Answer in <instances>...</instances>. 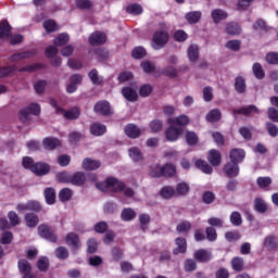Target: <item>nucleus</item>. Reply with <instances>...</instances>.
I'll list each match as a JSON object with an SVG mask.
<instances>
[{"mask_svg": "<svg viewBox=\"0 0 278 278\" xmlns=\"http://www.w3.org/2000/svg\"><path fill=\"white\" fill-rule=\"evenodd\" d=\"M168 40H169V36L166 29L156 30L153 34L151 47L155 51H160V49H164V47H166V45L168 43Z\"/></svg>", "mask_w": 278, "mask_h": 278, "instance_id": "2", "label": "nucleus"}, {"mask_svg": "<svg viewBox=\"0 0 278 278\" xmlns=\"http://www.w3.org/2000/svg\"><path fill=\"white\" fill-rule=\"evenodd\" d=\"M244 157H247V152H244L242 149L235 148L230 150V153H229L230 162H233L235 164H240L244 162Z\"/></svg>", "mask_w": 278, "mask_h": 278, "instance_id": "9", "label": "nucleus"}, {"mask_svg": "<svg viewBox=\"0 0 278 278\" xmlns=\"http://www.w3.org/2000/svg\"><path fill=\"white\" fill-rule=\"evenodd\" d=\"M18 270L23 275L22 278H34V274L31 273V264L27 260L18 261Z\"/></svg>", "mask_w": 278, "mask_h": 278, "instance_id": "8", "label": "nucleus"}, {"mask_svg": "<svg viewBox=\"0 0 278 278\" xmlns=\"http://www.w3.org/2000/svg\"><path fill=\"white\" fill-rule=\"evenodd\" d=\"M37 267L41 273H47V270H49V258H39V261L37 262Z\"/></svg>", "mask_w": 278, "mask_h": 278, "instance_id": "51", "label": "nucleus"}, {"mask_svg": "<svg viewBox=\"0 0 278 278\" xmlns=\"http://www.w3.org/2000/svg\"><path fill=\"white\" fill-rule=\"evenodd\" d=\"M223 170L226 177H238V175H240V166H238V163H233L232 161L226 163Z\"/></svg>", "mask_w": 278, "mask_h": 278, "instance_id": "7", "label": "nucleus"}, {"mask_svg": "<svg viewBox=\"0 0 278 278\" xmlns=\"http://www.w3.org/2000/svg\"><path fill=\"white\" fill-rule=\"evenodd\" d=\"M43 194L48 205H53V203H55V189L48 187L45 189Z\"/></svg>", "mask_w": 278, "mask_h": 278, "instance_id": "28", "label": "nucleus"}, {"mask_svg": "<svg viewBox=\"0 0 278 278\" xmlns=\"http://www.w3.org/2000/svg\"><path fill=\"white\" fill-rule=\"evenodd\" d=\"M141 68L144 73H153L155 71V64L151 61L141 62Z\"/></svg>", "mask_w": 278, "mask_h": 278, "instance_id": "61", "label": "nucleus"}, {"mask_svg": "<svg viewBox=\"0 0 278 278\" xmlns=\"http://www.w3.org/2000/svg\"><path fill=\"white\" fill-rule=\"evenodd\" d=\"M139 223L142 231H147V229H149V224L151 223V216L149 214H140Z\"/></svg>", "mask_w": 278, "mask_h": 278, "instance_id": "43", "label": "nucleus"}, {"mask_svg": "<svg viewBox=\"0 0 278 278\" xmlns=\"http://www.w3.org/2000/svg\"><path fill=\"white\" fill-rule=\"evenodd\" d=\"M176 249L173 250L175 255H179L180 253H186L188 249V243H186V239L182 237H178L175 240Z\"/></svg>", "mask_w": 278, "mask_h": 278, "instance_id": "18", "label": "nucleus"}, {"mask_svg": "<svg viewBox=\"0 0 278 278\" xmlns=\"http://www.w3.org/2000/svg\"><path fill=\"white\" fill-rule=\"evenodd\" d=\"M256 184L261 188H268L273 184V179L270 177H258Z\"/></svg>", "mask_w": 278, "mask_h": 278, "instance_id": "60", "label": "nucleus"}, {"mask_svg": "<svg viewBox=\"0 0 278 278\" xmlns=\"http://www.w3.org/2000/svg\"><path fill=\"white\" fill-rule=\"evenodd\" d=\"M25 222L27 227L34 228L38 226V223L40 222V219L38 218V215L34 213H27L25 215Z\"/></svg>", "mask_w": 278, "mask_h": 278, "instance_id": "26", "label": "nucleus"}, {"mask_svg": "<svg viewBox=\"0 0 278 278\" xmlns=\"http://www.w3.org/2000/svg\"><path fill=\"white\" fill-rule=\"evenodd\" d=\"M122 220L128 223L129 220H134L136 218V211L132 208H124L121 214Z\"/></svg>", "mask_w": 278, "mask_h": 278, "instance_id": "38", "label": "nucleus"}, {"mask_svg": "<svg viewBox=\"0 0 278 278\" xmlns=\"http://www.w3.org/2000/svg\"><path fill=\"white\" fill-rule=\"evenodd\" d=\"M96 114L101 116H110L112 114V106L108 101H99L93 108Z\"/></svg>", "mask_w": 278, "mask_h": 278, "instance_id": "6", "label": "nucleus"}, {"mask_svg": "<svg viewBox=\"0 0 278 278\" xmlns=\"http://www.w3.org/2000/svg\"><path fill=\"white\" fill-rule=\"evenodd\" d=\"M168 123L169 125H178L179 127H185V125H188V123H190V117H188L187 115H180L175 119H169Z\"/></svg>", "mask_w": 278, "mask_h": 278, "instance_id": "33", "label": "nucleus"}, {"mask_svg": "<svg viewBox=\"0 0 278 278\" xmlns=\"http://www.w3.org/2000/svg\"><path fill=\"white\" fill-rule=\"evenodd\" d=\"M108 40V37L105 36V33L96 31L90 35L89 37V43L93 47L97 45H105Z\"/></svg>", "mask_w": 278, "mask_h": 278, "instance_id": "13", "label": "nucleus"}, {"mask_svg": "<svg viewBox=\"0 0 278 278\" xmlns=\"http://www.w3.org/2000/svg\"><path fill=\"white\" fill-rule=\"evenodd\" d=\"M253 29L256 31H268V26L266 25V22L264 20H258L253 24Z\"/></svg>", "mask_w": 278, "mask_h": 278, "instance_id": "58", "label": "nucleus"}, {"mask_svg": "<svg viewBox=\"0 0 278 278\" xmlns=\"http://www.w3.org/2000/svg\"><path fill=\"white\" fill-rule=\"evenodd\" d=\"M241 45L242 42L240 40H229L226 42L225 47L230 51H240Z\"/></svg>", "mask_w": 278, "mask_h": 278, "instance_id": "50", "label": "nucleus"}, {"mask_svg": "<svg viewBox=\"0 0 278 278\" xmlns=\"http://www.w3.org/2000/svg\"><path fill=\"white\" fill-rule=\"evenodd\" d=\"M252 71L255 75L256 79H264V70L262 68V64L260 63H254L252 66Z\"/></svg>", "mask_w": 278, "mask_h": 278, "instance_id": "48", "label": "nucleus"}, {"mask_svg": "<svg viewBox=\"0 0 278 278\" xmlns=\"http://www.w3.org/2000/svg\"><path fill=\"white\" fill-rule=\"evenodd\" d=\"M220 118H222V114L218 109H214L206 114V121L208 123H218Z\"/></svg>", "mask_w": 278, "mask_h": 278, "instance_id": "35", "label": "nucleus"}, {"mask_svg": "<svg viewBox=\"0 0 278 278\" xmlns=\"http://www.w3.org/2000/svg\"><path fill=\"white\" fill-rule=\"evenodd\" d=\"M205 233L206 240H208V242H215V240L218 238V235L216 233V229L214 227H207L205 229Z\"/></svg>", "mask_w": 278, "mask_h": 278, "instance_id": "53", "label": "nucleus"}, {"mask_svg": "<svg viewBox=\"0 0 278 278\" xmlns=\"http://www.w3.org/2000/svg\"><path fill=\"white\" fill-rule=\"evenodd\" d=\"M191 229L192 224H190V222H181L176 227V231H178V233H188Z\"/></svg>", "mask_w": 278, "mask_h": 278, "instance_id": "45", "label": "nucleus"}, {"mask_svg": "<svg viewBox=\"0 0 278 278\" xmlns=\"http://www.w3.org/2000/svg\"><path fill=\"white\" fill-rule=\"evenodd\" d=\"M84 170H97L101 168V161L87 157L83 161Z\"/></svg>", "mask_w": 278, "mask_h": 278, "instance_id": "15", "label": "nucleus"}, {"mask_svg": "<svg viewBox=\"0 0 278 278\" xmlns=\"http://www.w3.org/2000/svg\"><path fill=\"white\" fill-rule=\"evenodd\" d=\"M96 188L101 192H121L125 189V184L116 178H108L104 182H97Z\"/></svg>", "mask_w": 278, "mask_h": 278, "instance_id": "1", "label": "nucleus"}, {"mask_svg": "<svg viewBox=\"0 0 278 278\" xmlns=\"http://www.w3.org/2000/svg\"><path fill=\"white\" fill-rule=\"evenodd\" d=\"M231 266L232 270H236V273H241V270H244V258L240 256H236L231 260Z\"/></svg>", "mask_w": 278, "mask_h": 278, "instance_id": "29", "label": "nucleus"}, {"mask_svg": "<svg viewBox=\"0 0 278 278\" xmlns=\"http://www.w3.org/2000/svg\"><path fill=\"white\" fill-rule=\"evenodd\" d=\"M50 105L55 108L58 114H63L64 118H67V121H76V118H79V115L81 114L77 108H72L68 111H64L63 109L59 108L58 102L53 99L50 100Z\"/></svg>", "mask_w": 278, "mask_h": 278, "instance_id": "4", "label": "nucleus"}, {"mask_svg": "<svg viewBox=\"0 0 278 278\" xmlns=\"http://www.w3.org/2000/svg\"><path fill=\"white\" fill-rule=\"evenodd\" d=\"M38 114H40V104L31 103L20 111V121H22V123H27L28 121H31V116H38Z\"/></svg>", "mask_w": 278, "mask_h": 278, "instance_id": "3", "label": "nucleus"}, {"mask_svg": "<svg viewBox=\"0 0 278 278\" xmlns=\"http://www.w3.org/2000/svg\"><path fill=\"white\" fill-rule=\"evenodd\" d=\"M54 255L58 260H68L71 253L68 252V249H66L65 247H59L55 249Z\"/></svg>", "mask_w": 278, "mask_h": 278, "instance_id": "36", "label": "nucleus"}, {"mask_svg": "<svg viewBox=\"0 0 278 278\" xmlns=\"http://www.w3.org/2000/svg\"><path fill=\"white\" fill-rule=\"evenodd\" d=\"M65 181L73 186H84V184H86V174L83 172H76L74 175L67 177Z\"/></svg>", "mask_w": 278, "mask_h": 278, "instance_id": "10", "label": "nucleus"}, {"mask_svg": "<svg viewBox=\"0 0 278 278\" xmlns=\"http://www.w3.org/2000/svg\"><path fill=\"white\" fill-rule=\"evenodd\" d=\"M12 34V26L8 21H2L0 23V39L1 40H7V38H10Z\"/></svg>", "mask_w": 278, "mask_h": 278, "instance_id": "17", "label": "nucleus"}, {"mask_svg": "<svg viewBox=\"0 0 278 278\" xmlns=\"http://www.w3.org/2000/svg\"><path fill=\"white\" fill-rule=\"evenodd\" d=\"M176 192V197H186L190 192V185L187 182H179L176 185L174 189Z\"/></svg>", "mask_w": 278, "mask_h": 278, "instance_id": "21", "label": "nucleus"}, {"mask_svg": "<svg viewBox=\"0 0 278 278\" xmlns=\"http://www.w3.org/2000/svg\"><path fill=\"white\" fill-rule=\"evenodd\" d=\"M241 31L242 29L237 23L230 22L226 25V34H228L229 36H239Z\"/></svg>", "mask_w": 278, "mask_h": 278, "instance_id": "22", "label": "nucleus"}, {"mask_svg": "<svg viewBox=\"0 0 278 278\" xmlns=\"http://www.w3.org/2000/svg\"><path fill=\"white\" fill-rule=\"evenodd\" d=\"M38 233L40 238H45L46 240H49V242H58V236H55V232H53L47 225H40L38 227Z\"/></svg>", "mask_w": 278, "mask_h": 278, "instance_id": "5", "label": "nucleus"}, {"mask_svg": "<svg viewBox=\"0 0 278 278\" xmlns=\"http://www.w3.org/2000/svg\"><path fill=\"white\" fill-rule=\"evenodd\" d=\"M128 153H129V157H131L134 162H142L143 160L142 152L137 147L130 148Z\"/></svg>", "mask_w": 278, "mask_h": 278, "instance_id": "37", "label": "nucleus"}, {"mask_svg": "<svg viewBox=\"0 0 278 278\" xmlns=\"http://www.w3.org/2000/svg\"><path fill=\"white\" fill-rule=\"evenodd\" d=\"M30 170L31 173H35V175L42 177L45 175H48V173L51 170V167L47 163H35L30 167Z\"/></svg>", "mask_w": 278, "mask_h": 278, "instance_id": "11", "label": "nucleus"}, {"mask_svg": "<svg viewBox=\"0 0 278 278\" xmlns=\"http://www.w3.org/2000/svg\"><path fill=\"white\" fill-rule=\"evenodd\" d=\"M160 195L162 199H173V197H177L175 188L170 186H165L160 190Z\"/></svg>", "mask_w": 278, "mask_h": 278, "instance_id": "25", "label": "nucleus"}, {"mask_svg": "<svg viewBox=\"0 0 278 278\" xmlns=\"http://www.w3.org/2000/svg\"><path fill=\"white\" fill-rule=\"evenodd\" d=\"M215 278H229V270L225 267H220L216 270Z\"/></svg>", "mask_w": 278, "mask_h": 278, "instance_id": "64", "label": "nucleus"}, {"mask_svg": "<svg viewBox=\"0 0 278 278\" xmlns=\"http://www.w3.org/2000/svg\"><path fill=\"white\" fill-rule=\"evenodd\" d=\"M238 114H244L245 116L249 114H260V110L255 105H250L248 108L240 109Z\"/></svg>", "mask_w": 278, "mask_h": 278, "instance_id": "54", "label": "nucleus"}, {"mask_svg": "<svg viewBox=\"0 0 278 278\" xmlns=\"http://www.w3.org/2000/svg\"><path fill=\"white\" fill-rule=\"evenodd\" d=\"M207 160L211 166H218L223 162V155L218 152V150H210Z\"/></svg>", "mask_w": 278, "mask_h": 278, "instance_id": "14", "label": "nucleus"}, {"mask_svg": "<svg viewBox=\"0 0 278 278\" xmlns=\"http://www.w3.org/2000/svg\"><path fill=\"white\" fill-rule=\"evenodd\" d=\"M144 55H147V50L142 47H137L132 50V58H135V60H141Z\"/></svg>", "mask_w": 278, "mask_h": 278, "instance_id": "59", "label": "nucleus"}, {"mask_svg": "<svg viewBox=\"0 0 278 278\" xmlns=\"http://www.w3.org/2000/svg\"><path fill=\"white\" fill-rule=\"evenodd\" d=\"M230 223L233 227H240L242 225V215L240 212L235 211L230 214Z\"/></svg>", "mask_w": 278, "mask_h": 278, "instance_id": "44", "label": "nucleus"}, {"mask_svg": "<svg viewBox=\"0 0 278 278\" xmlns=\"http://www.w3.org/2000/svg\"><path fill=\"white\" fill-rule=\"evenodd\" d=\"M27 58H31V52L24 51L18 52L10 56V62H21V60H27Z\"/></svg>", "mask_w": 278, "mask_h": 278, "instance_id": "40", "label": "nucleus"}, {"mask_svg": "<svg viewBox=\"0 0 278 278\" xmlns=\"http://www.w3.org/2000/svg\"><path fill=\"white\" fill-rule=\"evenodd\" d=\"M235 88H236L237 92H244V90H247V83H245L244 78L237 77L236 83H235Z\"/></svg>", "mask_w": 278, "mask_h": 278, "instance_id": "52", "label": "nucleus"}, {"mask_svg": "<svg viewBox=\"0 0 278 278\" xmlns=\"http://www.w3.org/2000/svg\"><path fill=\"white\" fill-rule=\"evenodd\" d=\"M73 197V190L68 189V188H64L60 191L59 193V199L60 201L62 202H65V201H71Z\"/></svg>", "mask_w": 278, "mask_h": 278, "instance_id": "46", "label": "nucleus"}, {"mask_svg": "<svg viewBox=\"0 0 278 278\" xmlns=\"http://www.w3.org/2000/svg\"><path fill=\"white\" fill-rule=\"evenodd\" d=\"M179 136H181V129L175 127V126H170L167 130H166V138L167 140H178Z\"/></svg>", "mask_w": 278, "mask_h": 278, "instance_id": "30", "label": "nucleus"}, {"mask_svg": "<svg viewBox=\"0 0 278 278\" xmlns=\"http://www.w3.org/2000/svg\"><path fill=\"white\" fill-rule=\"evenodd\" d=\"M186 20L191 25L194 23H199L201 21V12L200 11H192L186 14Z\"/></svg>", "mask_w": 278, "mask_h": 278, "instance_id": "42", "label": "nucleus"}, {"mask_svg": "<svg viewBox=\"0 0 278 278\" xmlns=\"http://www.w3.org/2000/svg\"><path fill=\"white\" fill-rule=\"evenodd\" d=\"M126 11L128 14H134L138 16V14H142V7L140 4H130L127 7Z\"/></svg>", "mask_w": 278, "mask_h": 278, "instance_id": "55", "label": "nucleus"}, {"mask_svg": "<svg viewBox=\"0 0 278 278\" xmlns=\"http://www.w3.org/2000/svg\"><path fill=\"white\" fill-rule=\"evenodd\" d=\"M123 97L126 98L127 101H138V89L134 87H125L122 90Z\"/></svg>", "mask_w": 278, "mask_h": 278, "instance_id": "16", "label": "nucleus"}, {"mask_svg": "<svg viewBox=\"0 0 278 278\" xmlns=\"http://www.w3.org/2000/svg\"><path fill=\"white\" fill-rule=\"evenodd\" d=\"M43 27L48 34H51V31H58V24L52 20L43 22Z\"/></svg>", "mask_w": 278, "mask_h": 278, "instance_id": "56", "label": "nucleus"}, {"mask_svg": "<svg viewBox=\"0 0 278 278\" xmlns=\"http://www.w3.org/2000/svg\"><path fill=\"white\" fill-rule=\"evenodd\" d=\"M149 175L154 178L164 177V166L157 164L150 166Z\"/></svg>", "mask_w": 278, "mask_h": 278, "instance_id": "31", "label": "nucleus"}, {"mask_svg": "<svg viewBox=\"0 0 278 278\" xmlns=\"http://www.w3.org/2000/svg\"><path fill=\"white\" fill-rule=\"evenodd\" d=\"M66 244L73 249V251H77L79 249V237L75 232L67 233Z\"/></svg>", "mask_w": 278, "mask_h": 278, "instance_id": "19", "label": "nucleus"}, {"mask_svg": "<svg viewBox=\"0 0 278 278\" xmlns=\"http://www.w3.org/2000/svg\"><path fill=\"white\" fill-rule=\"evenodd\" d=\"M70 38L67 34H61L54 39V46L64 47L68 42Z\"/></svg>", "mask_w": 278, "mask_h": 278, "instance_id": "49", "label": "nucleus"}, {"mask_svg": "<svg viewBox=\"0 0 278 278\" xmlns=\"http://www.w3.org/2000/svg\"><path fill=\"white\" fill-rule=\"evenodd\" d=\"M177 174V167L173 164H165L163 166V177H175Z\"/></svg>", "mask_w": 278, "mask_h": 278, "instance_id": "41", "label": "nucleus"}, {"mask_svg": "<svg viewBox=\"0 0 278 278\" xmlns=\"http://www.w3.org/2000/svg\"><path fill=\"white\" fill-rule=\"evenodd\" d=\"M187 55L190 62H197V60H199V47L190 46L188 48Z\"/></svg>", "mask_w": 278, "mask_h": 278, "instance_id": "39", "label": "nucleus"}, {"mask_svg": "<svg viewBox=\"0 0 278 278\" xmlns=\"http://www.w3.org/2000/svg\"><path fill=\"white\" fill-rule=\"evenodd\" d=\"M8 218L12 227H16V225H21V217H18V214H16V212L10 211L8 213Z\"/></svg>", "mask_w": 278, "mask_h": 278, "instance_id": "47", "label": "nucleus"}, {"mask_svg": "<svg viewBox=\"0 0 278 278\" xmlns=\"http://www.w3.org/2000/svg\"><path fill=\"white\" fill-rule=\"evenodd\" d=\"M253 1L255 0H239L237 3V10H239V12H244V10H249Z\"/></svg>", "mask_w": 278, "mask_h": 278, "instance_id": "57", "label": "nucleus"}, {"mask_svg": "<svg viewBox=\"0 0 278 278\" xmlns=\"http://www.w3.org/2000/svg\"><path fill=\"white\" fill-rule=\"evenodd\" d=\"M105 131H108V128L105 127V125L100 123H96L90 127V132L92 134V136H103Z\"/></svg>", "mask_w": 278, "mask_h": 278, "instance_id": "27", "label": "nucleus"}, {"mask_svg": "<svg viewBox=\"0 0 278 278\" xmlns=\"http://www.w3.org/2000/svg\"><path fill=\"white\" fill-rule=\"evenodd\" d=\"M195 166L197 168H200V170H202V173H205V175H212L213 173V168L210 166V164H207V162L203 161V160H198L195 162Z\"/></svg>", "mask_w": 278, "mask_h": 278, "instance_id": "34", "label": "nucleus"}, {"mask_svg": "<svg viewBox=\"0 0 278 278\" xmlns=\"http://www.w3.org/2000/svg\"><path fill=\"white\" fill-rule=\"evenodd\" d=\"M194 257L198 262H210V260H212V254L211 252H207V250H198L194 252Z\"/></svg>", "mask_w": 278, "mask_h": 278, "instance_id": "24", "label": "nucleus"}, {"mask_svg": "<svg viewBox=\"0 0 278 278\" xmlns=\"http://www.w3.org/2000/svg\"><path fill=\"white\" fill-rule=\"evenodd\" d=\"M11 42V45H21L23 42V35L15 34V35H9V38H7Z\"/></svg>", "mask_w": 278, "mask_h": 278, "instance_id": "62", "label": "nucleus"}, {"mask_svg": "<svg viewBox=\"0 0 278 278\" xmlns=\"http://www.w3.org/2000/svg\"><path fill=\"white\" fill-rule=\"evenodd\" d=\"M254 210L258 212V214H265V212L268 211V205L266 204V201L262 198H256L254 200Z\"/></svg>", "mask_w": 278, "mask_h": 278, "instance_id": "23", "label": "nucleus"}, {"mask_svg": "<svg viewBox=\"0 0 278 278\" xmlns=\"http://www.w3.org/2000/svg\"><path fill=\"white\" fill-rule=\"evenodd\" d=\"M212 18L214 23H220V21L227 18V12L220 9H215L212 11Z\"/></svg>", "mask_w": 278, "mask_h": 278, "instance_id": "32", "label": "nucleus"}, {"mask_svg": "<svg viewBox=\"0 0 278 278\" xmlns=\"http://www.w3.org/2000/svg\"><path fill=\"white\" fill-rule=\"evenodd\" d=\"M62 147V142L60 140H43L41 141V148L45 151H55V149H60Z\"/></svg>", "mask_w": 278, "mask_h": 278, "instance_id": "20", "label": "nucleus"}, {"mask_svg": "<svg viewBox=\"0 0 278 278\" xmlns=\"http://www.w3.org/2000/svg\"><path fill=\"white\" fill-rule=\"evenodd\" d=\"M124 131L128 138H132L134 140H136V138H140L142 135V129L134 124L126 125Z\"/></svg>", "mask_w": 278, "mask_h": 278, "instance_id": "12", "label": "nucleus"}, {"mask_svg": "<svg viewBox=\"0 0 278 278\" xmlns=\"http://www.w3.org/2000/svg\"><path fill=\"white\" fill-rule=\"evenodd\" d=\"M267 64H278V52H269L266 55Z\"/></svg>", "mask_w": 278, "mask_h": 278, "instance_id": "63", "label": "nucleus"}]
</instances>
